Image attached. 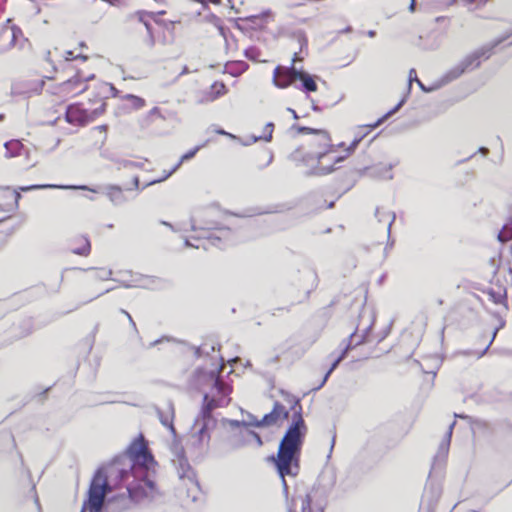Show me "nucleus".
Returning a JSON list of instances; mask_svg holds the SVG:
<instances>
[{
    "label": "nucleus",
    "instance_id": "1",
    "mask_svg": "<svg viewBox=\"0 0 512 512\" xmlns=\"http://www.w3.org/2000/svg\"><path fill=\"white\" fill-rule=\"evenodd\" d=\"M156 461L140 434L93 476L81 512H124L158 494L151 479Z\"/></svg>",
    "mask_w": 512,
    "mask_h": 512
},
{
    "label": "nucleus",
    "instance_id": "2",
    "mask_svg": "<svg viewBox=\"0 0 512 512\" xmlns=\"http://www.w3.org/2000/svg\"><path fill=\"white\" fill-rule=\"evenodd\" d=\"M281 395L283 400L290 405V410L293 411V421L280 440L277 454L269 456L267 460L274 465L281 479L283 492L287 497L289 487L286 477L295 478L299 474L300 455L307 427L302 417L300 399L284 390H281Z\"/></svg>",
    "mask_w": 512,
    "mask_h": 512
},
{
    "label": "nucleus",
    "instance_id": "3",
    "mask_svg": "<svg viewBox=\"0 0 512 512\" xmlns=\"http://www.w3.org/2000/svg\"><path fill=\"white\" fill-rule=\"evenodd\" d=\"M209 377L212 382V391L210 394L203 395L202 407L194 420L191 434V447L198 456H203L208 451L210 431L216 427V419L212 415L214 409L227 406L230 402L227 397L231 393V387L222 381L219 372L212 370L209 372Z\"/></svg>",
    "mask_w": 512,
    "mask_h": 512
},
{
    "label": "nucleus",
    "instance_id": "4",
    "mask_svg": "<svg viewBox=\"0 0 512 512\" xmlns=\"http://www.w3.org/2000/svg\"><path fill=\"white\" fill-rule=\"evenodd\" d=\"M383 120L384 116L378 118L373 124L359 126L356 137L349 145L341 142L317 155H302L297 152L294 158L302 163L308 174L316 176L328 175L335 171L337 165L346 160L355 151L361 139L378 127Z\"/></svg>",
    "mask_w": 512,
    "mask_h": 512
},
{
    "label": "nucleus",
    "instance_id": "5",
    "mask_svg": "<svg viewBox=\"0 0 512 512\" xmlns=\"http://www.w3.org/2000/svg\"><path fill=\"white\" fill-rule=\"evenodd\" d=\"M191 235L183 236L184 245L196 249L207 250L209 245L223 249L227 246L245 241L254 226H214L212 229L203 226H190Z\"/></svg>",
    "mask_w": 512,
    "mask_h": 512
},
{
    "label": "nucleus",
    "instance_id": "6",
    "mask_svg": "<svg viewBox=\"0 0 512 512\" xmlns=\"http://www.w3.org/2000/svg\"><path fill=\"white\" fill-rule=\"evenodd\" d=\"M94 77V73L85 74L79 70L73 77L60 83L56 88L55 94L63 100L76 97L90 89L88 82L93 80Z\"/></svg>",
    "mask_w": 512,
    "mask_h": 512
},
{
    "label": "nucleus",
    "instance_id": "7",
    "mask_svg": "<svg viewBox=\"0 0 512 512\" xmlns=\"http://www.w3.org/2000/svg\"><path fill=\"white\" fill-rule=\"evenodd\" d=\"M299 134H311L312 138L309 140V151L304 155H317L335 144L332 142L330 133L325 129H316L307 126H296Z\"/></svg>",
    "mask_w": 512,
    "mask_h": 512
},
{
    "label": "nucleus",
    "instance_id": "8",
    "mask_svg": "<svg viewBox=\"0 0 512 512\" xmlns=\"http://www.w3.org/2000/svg\"><path fill=\"white\" fill-rule=\"evenodd\" d=\"M101 116V108H84L82 104H71L67 107L65 119L74 126H85Z\"/></svg>",
    "mask_w": 512,
    "mask_h": 512
},
{
    "label": "nucleus",
    "instance_id": "9",
    "mask_svg": "<svg viewBox=\"0 0 512 512\" xmlns=\"http://www.w3.org/2000/svg\"><path fill=\"white\" fill-rule=\"evenodd\" d=\"M171 451L173 454L172 463L177 470L178 477L197 485L195 472L185 456L184 448L179 444H173Z\"/></svg>",
    "mask_w": 512,
    "mask_h": 512
},
{
    "label": "nucleus",
    "instance_id": "10",
    "mask_svg": "<svg viewBox=\"0 0 512 512\" xmlns=\"http://www.w3.org/2000/svg\"><path fill=\"white\" fill-rule=\"evenodd\" d=\"M290 415V411L285 408L280 402L275 401L273 404V409L265 414L261 420H255V422H248V424H252L254 427L262 428V427H270L277 424L279 419H288Z\"/></svg>",
    "mask_w": 512,
    "mask_h": 512
},
{
    "label": "nucleus",
    "instance_id": "11",
    "mask_svg": "<svg viewBox=\"0 0 512 512\" xmlns=\"http://www.w3.org/2000/svg\"><path fill=\"white\" fill-rule=\"evenodd\" d=\"M298 72L299 69L294 65L290 67L278 65L273 71V83L280 89L288 88L297 80Z\"/></svg>",
    "mask_w": 512,
    "mask_h": 512
},
{
    "label": "nucleus",
    "instance_id": "12",
    "mask_svg": "<svg viewBox=\"0 0 512 512\" xmlns=\"http://www.w3.org/2000/svg\"><path fill=\"white\" fill-rule=\"evenodd\" d=\"M23 36L22 29L13 24L11 19H7L6 23L0 29V37L5 38V41L0 43V52L12 48Z\"/></svg>",
    "mask_w": 512,
    "mask_h": 512
},
{
    "label": "nucleus",
    "instance_id": "13",
    "mask_svg": "<svg viewBox=\"0 0 512 512\" xmlns=\"http://www.w3.org/2000/svg\"><path fill=\"white\" fill-rule=\"evenodd\" d=\"M112 87L105 82H98L92 87L93 99H90L93 108H101V115L105 112L108 93Z\"/></svg>",
    "mask_w": 512,
    "mask_h": 512
},
{
    "label": "nucleus",
    "instance_id": "14",
    "mask_svg": "<svg viewBox=\"0 0 512 512\" xmlns=\"http://www.w3.org/2000/svg\"><path fill=\"white\" fill-rule=\"evenodd\" d=\"M336 483V474L333 470H325L318 477L317 487L314 488L315 493L326 498L332 491Z\"/></svg>",
    "mask_w": 512,
    "mask_h": 512
},
{
    "label": "nucleus",
    "instance_id": "15",
    "mask_svg": "<svg viewBox=\"0 0 512 512\" xmlns=\"http://www.w3.org/2000/svg\"><path fill=\"white\" fill-rule=\"evenodd\" d=\"M454 426H455V422H453L449 425L448 430L445 433L443 440L439 444L438 451H437L436 455L434 456L433 468H436L437 466L440 467L445 463L446 458L448 456L449 448H450L451 437H452Z\"/></svg>",
    "mask_w": 512,
    "mask_h": 512
},
{
    "label": "nucleus",
    "instance_id": "16",
    "mask_svg": "<svg viewBox=\"0 0 512 512\" xmlns=\"http://www.w3.org/2000/svg\"><path fill=\"white\" fill-rule=\"evenodd\" d=\"M228 93V88L223 82L215 81L211 84L209 90L204 91L199 98V101L202 103L213 102L216 99L226 95Z\"/></svg>",
    "mask_w": 512,
    "mask_h": 512
},
{
    "label": "nucleus",
    "instance_id": "17",
    "mask_svg": "<svg viewBox=\"0 0 512 512\" xmlns=\"http://www.w3.org/2000/svg\"><path fill=\"white\" fill-rule=\"evenodd\" d=\"M371 326L366 327L361 334L358 333V329L350 334L346 341V345L343 349H347V354L355 349L356 347L366 343L368 341V332L370 331Z\"/></svg>",
    "mask_w": 512,
    "mask_h": 512
},
{
    "label": "nucleus",
    "instance_id": "18",
    "mask_svg": "<svg viewBox=\"0 0 512 512\" xmlns=\"http://www.w3.org/2000/svg\"><path fill=\"white\" fill-rule=\"evenodd\" d=\"M45 79H53V76H43L38 73L31 75L25 82L26 92L33 94L40 93L43 90Z\"/></svg>",
    "mask_w": 512,
    "mask_h": 512
},
{
    "label": "nucleus",
    "instance_id": "19",
    "mask_svg": "<svg viewBox=\"0 0 512 512\" xmlns=\"http://www.w3.org/2000/svg\"><path fill=\"white\" fill-rule=\"evenodd\" d=\"M157 415H158V418L161 422V424L167 428H169V430L171 431V433L173 435L176 434V430H175V427H174V424H173V419H174V406H173V403L172 402H168L167 403V409L166 411L164 410H161V409H157Z\"/></svg>",
    "mask_w": 512,
    "mask_h": 512
},
{
    "label": "nucleus",
    "instance_id": "20",
    "mask_svg": "<svg viewBox=\"0 0 512 512\" xmlns=\"http://www.w3.org/2000/svg\"><path fill=\"white\" fill-rule=\"evenodd\" d=\"M297 80L301 82V85L297 87L300 90H303L305 92H316L318 89L314 77L301 69H299Z\"/></svg>",
    "mask_w": 512,
    "mask_h": 512
},
{
    "label": "nucleus",
    "instance_id": "21",
    "mask_svg": "<svg viewBox=\"0 0 512 512\" xmlns=\"http://www.w3.org/2000/svg\"><path fill=\"white\" fill-rule=\"evenodd\" d=\"M482 58H488L486 51L478 50L468 55L462 62V71L479 67Z\"/></svg>",
    "mask_w": 512,
    "mask_h": 512
},
{
    "label": "nucleus",
    "instance_id": "22",
    "mask_svg": "<svg viewBox=\"0 0 512 512\" xmlns=\"http://www.w3.org/2000/svg\"><path fill=\"white\" fill-rule=\"evenodd\" d=\"M240 437V443L235 445L236 448L250 444L252 440H254L257 443L258 447H261L263 445L261 436L253 430L247 429L246 431L241 432Z\"/></svg>",
    "mask_w": 512,
    "mask_h": 512
},
{
    "label": "nucleus",
    "instance_id": "23",
    "mask_svg": "<svg viewBox=\"0 0 512 512\" xmlns=\"http://www.w3.org/2000/svg\"><path fill=\"white\" fill-rule=\"evenodd\" d=\"M78 240L81 244H79L77 247H72V253L80 256H87L91 250L90 241L84 236H81Z\"/></svg>",
    "mask_w": 512,
    "mask_h": 512
},
{
    "label": "nucleus",
    "instance_id": "24",
    "mask_svg": "<svg viewBox=\"0 0 512 512\" xmlns=\"http://www.w3.org/2000/svg\"><path fill=\"white\" fill-rule=\"evenodd\" d=\"M125 101L127 104L133 108V109H142L146 106V101L142 97L133 95V94H127L124 96Z\"/></svg>",
    "mask_w": 512,
    "mask_h": 512
},
{
    "label": "nucleus",
    "instance_id": "25",
    "mask_svg": "<svg viewBox=\"0 0 512 512\" xmlns=\"http://www.w3.org/2000/svg\"><path fill=\"white\" fill-rule=\"evenodd\" d=\"M496 235L499 242H509L512 240V226H502V228L496 232Z\"/></svg>",
    "mask_w": 512,
    "mask_h": 512
},
{
    "label": "nucleus",
    "instance_id": "26",
    "mask_svg": "<svg viewBox=\"0 0 512 512\" xmlns=\"http://www.w3.org/2000/svg\"><path fill=\"white\" fill-rule=\"evenodd\" d=\"M5 148H6L7 153H9V156L14 157V156H17L20 154L21 150L23 149V145L21 144V142H19L17 140H13V141L7 142L5 144Z\"/></svg>",
    "mask_w": 512,
    "mask_h": 512
},
{
    "label": "nucleus",
    "instance_id": "27",
    "mask_svg": "<svg viewBox=\"0 0 512 512\" xmlns=\"http://www.w3.org/2000/svg\"><path fill=\"white\" fill-rule=\"evenodd\" d=\"M155 16L154 13L146 12V11H139L136 13L137 20L142 23L146 29L148 30L149 34H151V26L149 23V18L153 19Z\"/></svg>",
    "mask_w": 512,
    "mask_h": 512
},
{
    "label": "nucleus",
    "instance_id": "28",
    "mask_svg": "<svg viewBox=\"0 0 512 512\" xmlns=\"http://www.w3.org/2000/svg\"><path fill=\"white\" fill-rule=\"evenodd\" d=\"M64 58L66 61H74V60H82L87 61L89 57L87 55H84L82 52H76L74 50H67L64 52Z\"/></svg>",
    "mask_w": 512,
    "mask_h": 512
},
{
    "label": "nucleus",
    "instance_id": "29",
    "mask_svg": "<svg viewBox=\"0 0 512 512\" xmlns=\"http://www.w3.org/2000/svg\"><path fill=\"white\" fill-rule=\"evenodd\" d=\"M274 131V124L273 123H267L263 127L262 133L258 136V139L264 140V141H271L272 135Z\"/></svg>",
    "mask_w": 512,
    "mask_h": 512
},
{
    "label": "nucleus",
    "instance_id": "30",
    "mask_svg": "<svg viewBox=\"0 0 512 512\" xmlns=\"http://www.w3.org/2000/svg\"><path fill=\"white\" fill-rule=\"evenodd\" d=\"M303 47L307 48V42L304 41V43L301 44L300 50L298 52H295L292 56V63L291 65H294L296 67V64L298 62H302L305 58V54H303Z\"/></svg>",
    "mask_w": 512,
    "mask_h": 512
},
{
    "label": "nucleus",
    "instance_id": "31",
    "mask_svg": "<svg viewBox=\"0 0 512 512\" xmlns=\"http://www.w3.org/2000/svg\"><path fill=\"white\" fill-rule=\"evenodd\" d=\"M312 495L307 494L301 498V512H312L311 510Z\"/></svg>",
    "mask_w": 512,
    "mask_h": 512
},
{
    "label": "nucleus",
    "instance_id": "32",
    "mask_svg": "<svg viewBox=\"0 0 512 512\" xmlns=\"http://www.w3.org/2000/svg\"><path fill=\"white\" fill-rule=\"evenodd\" d=\"M347 356V349H343L341 353L332 362L330 366V372H333Z\"/></svg>",
    "mask_w": 512,
    "mask_h": 512
},
{
    "label": "nucleus",
    "instance_id": "33",
    "mask_svg": "<svg viewBox=\"0 0 512 512\" xmlns=\"http://www.w3.org/2000/svg\"><path fill=\"white\" fill-rule=\"evenodd\" d=\"M92 133H98L101 136V142H104L107 138V126L106 125H99L97 127H94L92 129Z\"/></svg>",
    "mask_w": 512,
    "mask_h": 512
},
{
    "label": "nucleus",
    "instance_id": "34",
    "mask_svg": "<svg viewBox=\"0 0 512 512\" xmlns=\"http://www.w3.org/2000/svg\"><path fill=\"white\" fill-rule=\"evenodd\" d=\"M113 272L111 269H99L96 278L99 280H108L112 276Z\"/></svg>",
    "mask_w": 512,
    "mask_h": 512
},
{
    "label": "nucleus",
    "instance_id": "35",
    "mask_svg": "<svg viewBox=\"0 0 512 512\" xmlns=\"http://www.w3.org/2000/svg\"><path fill=\"white\" fill-rule=\"evenodd\" d=\"M200 147H195L189 151H187L185 154L182 155L180 162L187 161L192 159L196 153L199 151Z\"/></svg>",
    "mask_w": 512,
    "mask_h": 512
},
{
    "label": "nucleus",
    "instance_id": "36",
    "mask_svg": "<svg viewBox=\"0 0 512 512\" xmlns=\"http://www.w3.org/2000/svg\"><path fill=\"white\" fill-rule=\"evenodd\" d=\"M502 326H503V323L499 327L494 329L492 338L490 340V343L488 344V346L482 352L479 353L478 358L483 357L487 353L490 345L492 344V342L494 341V339L496 337V334L498 333L499 329L502 328Z\"/></svg>",
    "mask_w": 512,
    "mask_h": 512
},
{
    "label": "nucleus",
    "instance_id": "37",
    "mask_svg": "<svg viewBox=\"0 0 512 512\" xmlns=\"http://www.w3.org/2000/svg\"><path fill=\"white\" fill-rule=\"evenodd\" d=\"M12 232H13L12 229L0 231V246L3 245L7 241V238L12 234Z\"/></svg>",
    "mask_w": 512,
    "mask_h": 512
},
{
    "label": "nucleus",
    "instance_id": "38",
    "mask_svg": "<svg viewBox=\"0 0 512 512\" xmlns=\"http://www.w3.org/2000/svg\"><path fill=\"white\" fill-rule=\"evenodd\" d=\"M194 355L197 358H200L204 355H208V351H206V346L194 347Z\"/></svg>",
    "mask_w": 512,
    "mask_h": 512
},
{
    "label": "nucleus",
    "instance_id": "39",
    "mask_svg": "<svg viewBox=\"0 0 512 512\" xmlns=\"http://www.w3.org/2000/svg\"><path fill=\"white\" fill-rule=\"evenodd\" d=\"M490 295L493 299V302L496 304H501L505 300V296L502 295L501 293L492 292V293H490Z\"/></svg>",
    "mask_w": 512,
    "mask_h": 512
},
{
    "label": "nucleus",
    "instance_id": "40",
    "mask_svg": "<svg viewBox=\"0 0 512 512\" xmlns=\"http://www.w3.org/2000/svg\"><path fill=\"white\" fill-rule=\"evenodd\" d=\"M255 420H258L253 414L248 413L247 414V420L242 421V425L244 427H254L252 424H248V422H255Z\"/></svg>",
    "mask_w": 512,
    "mask_h": 512
},
{
    "label": "nucleus",
    "instance_id": "41",
    "mask_svg": "<svg viewBox=\"0 0 512 512\" xmlns=\"http://www.w3.org/2000/svg\"><path fill=\"white\" fill-rule=\"evenodd\" d=\"M161 117V114H160V111L158 108H153L149 111L148 115L146 116V118L144 119V121H148L149 118H152V117Z\"/></svg>",
    "mask_w": 512,
    "mask_h": 512
},
{
    "label": "nucleus",
    "instance_id": "42",
    "mask_svg": "<svg viewBox=\"0 0 512 512\" xmlns=\"http://www.w3.org/2000/svg\"><path fill=\"white\" fill-rule=\"evenodd\" d=\"M103 2H106L112 6H122L127 3L128 0H102Z\"/></svg>",
    "mask_w": 512,
    "mask_h": 512
},
{
    "label": "nucleus",
    "instance_id": "43",
    "mask_svg": "<svg viewBox=\"0 0 512 512\" xmlns=\"http://www.w3.org/2000/svg\"><path fill=\"white\" fill-rule=\"evenodd\" d=\"M47 187H52V186L51 185H32V186H27V187H20V190L29 191L32 189H42V188H47Z\"/></svg>",
    "mask_w": 512,
    "mask_h": 512
},
{
    "label": "nucleus",
    "instance_id": "44",
    "mask_svg": "<svg viewBox=\"0 0 512 512\" xmlns=\"http://www.w3.org/2000/svg\"><path fill=\"white\" fill-rule=\"evenodd\" d=\"M202 346H206V351H208V355H209L211 352H214L216 349H219V345H218V344H208V343H204Z\"/></svg>",
    "mask_w": 512,
    "mask_h": 512
},
{
    "label": "nucleus",
    "instance_id": "45",
    "mask_svg": "<svg viewBox=\"0 0 512 512\" xmlns=\"http://www.w3.org/2000/svg\"><path fill=\"white\" fill-rule=\"evenodd\" d=\"M331 374H332V372H330V368H329L328 371L325 373L321 383L315 389L318 390V389L322 388L324 386V384L327 382V380Z\"/></svg>",
    "mask_w": 512,
    "mask_h": 512
},
{
    "label": "nucleus",
    "instance_id": "46",
    "mask_svg": "<svg viewBox=\"0 0 512 512\" xmlns=\"http://www.w3.org/2000/svg\"><path fill=\"white\" fill-rule=\"evenodd\" d=\"M331 374H332V372H330V368H329L328 371L325 373L321 383L315 389L318 390V389L322 388L324 386V384L327 382V380Z\"/></svg>",
    "mask_w": 512,
    "mask_h": 512
},
{
    "label": "nucleus",
    "instance_id": "47",
    "mask_svg": "<svg viewBox=\"0 0 512 512\" xmlns=\"http://www.w3.org/2000/svg\"><path fill=\"white\" fill-rule=\"evenodd\" d=\"M236 65H237V70L239 72H244L248 68V65L245 62H238V63H236Z\"/></svg>",
    "mask_w": 512,
    "mask_h": 512
},
{
    "label": "nucleus",
    "instance_id": "48",
    "mask_svg": "<svg viewBox=\"0 0 512 512\" xmlns=\"http://www.w3.org/2000/svg\"><path fill=\"white\" fill-rule=\"evenodd\" d=\"M129 324H130V326H131V328H132V330H133L134 334H135L136 336H139V331H138V328H137L136 323H135V321L133 320V318H130V322H129Z\"/></svg>",
    "mask_w": 512,
    "mask_h": 512
},
{
    "label": "nucleus",
    "instance_id": "49",
    "mask_svg": "<svg viewBox=\"0 0 512 512\" xmlns=\"http://www.w3.org/2000/svg\"><path fill=\"white\" fill-rule=\"evenodd\" d=\"M129 324H130V326H131V328H132V330H133L134 334H135L136 336H139V331H138V328H137L136 323H135V321L133 320V318H130V322H129Z\"/></svg>",
    "mask_w": 512,
    "mask_h": 512
},
{
    "label": "nucleus",
    "instance_id": "50",
    "mask_svg": "<svg viewBox=\"0 0 512 512\" xmlns=\"http://www.w3.org/2000/svg\"><path fill=\"white\" fill-rule=\"evenodd\" d=\"M229 424L231 427H240L242 425V421L239 420H229Z\"/></svg>",
    "mask_w": 512,
    "mask_h": 512
},
{
    "label": "nucleus",
    "instance_id": "51",
    "mask_svg": "<svg viewBox=\"0 0 512 512\" xmlns=\"http://www.w3.org/2000/svg\"><path fill=\"white\" fill-rule=\"evenodd\" d=\"M403 103V100L392 110H389L388 112H386L385 114V117L388 118L390 115L394 114L396 112V110L398 109V107Z\"/></svg>",
    "mask_w": 512,
    "mask_h": 512
},
{
    "label": "nucleus",
    "instance_id": "52",
    "mask_svg": "<svg viewBox=\"0 0 512 512\" xmlns=\"http://www.w3.org/2000/svg\"><path fill=\"white\" fill-rule=\"evenodd\" d=\"M467 3L470 4H485L488 0H465Z\"/></svg>",
    "mask_w": 512,
    "mask_h": 512
},
{
    "label": "nucleus",
    "instance_id": "53",
    "mask_svg": "<svg viewBox=\"0 0 512 512\" xmlns=\"http://www.w3.org/2000/svg\"><path fill=\"white\" fill-rule=\"evenodd\" d=\"M415 5H416V0H411L410 6H409L410 12H414L415 11Z\"/></svg>",
    "mask_w": 512,
    "mask_h": 512
},
{
    "label": "nucleus",
    "instance_id": "54",
    "mask_svg": "<svg viewBox=\"0 0 512 512\" xmlns=\"http://www.w3.org/2000/svg\"><path fill=\"white\" fill-rule=\"evenodd\" d=\"M120 312H121L122 314H124V315L127 317V320L130 322V318H132V316L130 315V313H129V312H127V311H126V310H124V309H120Z\"/></svg>",
    "mask_w": 512,
    "mask_h": 512
},
{
    "label": "nucleus",
    "instance_id": "55",
    "mask_svg": "<svg viewBox=\"0 0 512 512\" xmlns=\"http://www.w3.org/2000/svg\"><path fill=\"white\" fill-rule=\"evenodd\" d=\"M412 75H415V80H416L419 84H421V83H420V81H419V80L417 79V77H416V71H415L414 69H411V71H410V81H412Z\"/></svg>",
    "mask_w": 512,
    "mask_h": 512
},
{
    "label": "nucleus",
    "instance_id": "56",
    "mask_svg": "<svg viewBox=\"0 0 512 512\" xmlns=\"http://www.w3.org/2000/svg\"><path fill=\"white\" fill-rule=\"evenodd\" d=\"M164 339L168 340V338L157 339V340H155L154 342L151 343V346H156L157 344L161 343Z\"/></svg>",
    "mask_w": 512,
    "mask_h": 512
},
{
    "label": "nucleus",
    "instance_id": "57",
    "mask_svg": "<svg viewBox=\"0 0 512 512\" xmlns=\"http://www.w3.org/2000/svg\"><path fill=\"white\" fill-rule=\"evenodd\" d=\"M390 229H391V225H388V226H387V230H386V236H387V238H389V237H390Z\"/></svg>",
    "mask_w": 512,
    "mask_h": 512
},
{
    "label": "nucleus",
    "instance_id": "58",
    "mask_svg": "<svg viewBox=\"0 0 512 512\" xmlns=\"http://www.w3.org/2000/svg\"><path fill=\"white\" fill-rule=\"evenodd\" d=\"M209 2L213 3V4H219L220 3V0H209Z\"/></svg>",
    "mask_w": 512,
    "mask_h": 512
},
{
    "label": "nucleus",
    "instance_id": "59",
    "mask_svg": "<svg viewBox=\"0 0 512 512\" xmlns=\"http://www.w3.org/2000/svg\"><path fill=\"white\" fill-rule=\"evenodd\" d=\"M79 45H80L81 48H86L87 49V45L84 42H81Z\"/></svg>",
    "mask_w": 512,
    "mask_h": 512
},
{
    "label": "nucleus",
    "instance_id": "60",
    "mask_svg": "<svg viewBox=\"0 0 512 512\" xmlns=\"http://www.w3.org/2000/svg\"><path fill=\"white\" fill-rule=\"evenodd\" d=\"M411 355H412V352H408V353L405 355V358H406V359H409V358L411 357Z\"/></svg>",
    "mask_w": 512,
    "mask_h": 512
},
{
    "label": "nucleus",
    "instance_id": "61",
    "mask_svg": "<svg viewBox=\"0 0 512 512\" xmlns=\"http://www.w3.org/2000/svg\"><path fill=\"white\" fill-rule=\"evenodd\" d=\"M334 443H335V436H333V438H332L331 449H333Z\"/></svg>",
    "mask_w": 512,
    "mask_h": 512
},
{
    "label": "nucleus",
    "instance_id": "62",
    "mask_svg": "<svg viewBox=\"0 0 512 512\" xmlns=\"http://www.w3.org/2000/svg\"><path fill=\"white\" fill-rule=\"evenodd\" d=\"M5 118V115L4 114H0V122L3 121Z\"/></svg>",
    "mask_w": 512,
    "mask_h": 512
},
{
    "label": "nucleus",
    "instance_id": "63",
    "mask_svg": "<svg viewBox=\"0 0 512 512\" xmlns=\"http://www.w3.org/2000/svg\"><path fill=\"white\" fill-rule=\"evenodd\" d=\"M331 232V228H327L323 233H330Z\"/></svg>",
    "mask_w": 512,
    "mask_h": 512
},
{
    "label": "nucleus",
    "instance_id": "64",
    "mask_svg": "<svg viewBox=\"0 0 512 512\" xmlns=\"http://www.w3.org/2000/svg\"><path fill=\"white\" fill-rule=\"evenodd\" d=\"M170 227L172 228V230H173L174 232H177V231H178L177 229H175V226H174V225H171Z\"/></svg>",
    "mask_w": 512,
    "mask_h": 512
}]
</instances>
